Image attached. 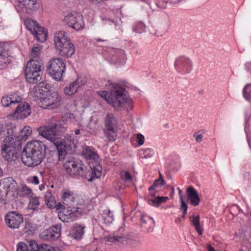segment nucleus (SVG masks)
Wrapping results in <instances>:
<instances>
[{
	"mask_svg": "<svg viewBox=\"0 0 251 251\" xmlns=\"http://www.w3.org/2000/svg\"><path fill=\"white\" fill-rule=\"evenodd\" d=\"M55 125L51 123L48 126H40L37 128L39 134L48 139L56 147L58 151L59 160L64 162V168L67 174L73 177H85L87 174V167L78 159L72 156L66 157L65 141L56 136V130L53 127Z\"/></svg>",
	"mask_w": 251,
	"mask_h": 251,
	"instance_id": "nucleus-1",
	"label": "nucleus"
},
{
	"mask_svg": "<svg viewBox=\"0 0 251 251\" xmlns=\"http://www.w3.org/2000/svg\"><path fill=\"white\" fill-rule=\"evenodd\" d=\"M107 83L109 93L101 91L99 93L100 96L117 111L123 109L128 111L129 107L131 109L133 107L132 101L126 96L125 89L116 84L112 83L109 80Z\"/></svg>",
	"mask_w": 251,
	"mask_h": 251,
	"instance_id": "nucleus-2",
	"label": "nucleus"
},
{
	"mask_svg": "<svg viewBox=\"0 0 251 251\" xmlns=\"http://www.w3.org/2000/svg\"><path fill=\"white\" fill-rule=\"evenodd\" d=\"M46 153L45 144L40 141L34 140L25 147L21 154V158L26 166L34 167L41 164Z\"/></svg>",
	"mask_w": 251,
	"mask_h": 251,
	"instance_id": "nucleus-3",
	"label": "nucleus"
},
{
	"mask_svg": "<svg viewBox=\"0 0 251 251\" xmlns=\"http://www.w3.org/2000/svg\"><path fill=\"white\" fill-rule=\"evenodd\" d=\"M54 43L55 49L61 56L68 58L75 53V47L65 32L60 31L56 32L54 36Z\"/></svg>",
	"mask_w": 251,
	"mask_h": 251,
	"instance_id": "nucleus-4",
	"label": "nucleus"
},
{
	"mask_svg": "<svg viewBox=\"0 0 251 251\" xmlns=\"http://www.w3.org/2000/svg\"><path fill=\"white\" fill-rule=\"evenodd\" d=\"M1 146V154L8 161H15L20 156L19 150L22 148L20 141H15L11 137H7L3 140Z\"/></svg>",
	"mask_w": 251,
	"mask_h": 251,
	"instance_id": "nucleus-5",
	"label": "nucleus"
},
{
	"mask_svg": "<svg viewBox=\"0 0 251 251\" xmlns=\"http://www.w3.org/2000/svg\"><path fill=\"white\" fill-rule=\"evenodd\" d=\"M65 69L66 63L61 58H52L48 62L47 71L54 80H61Z\"/></svg>",
	"mask_w": 251,
	"mask_h": 251,
	"instance_id": "nucleus-6",
	"label": "nucleus"
},
{
	"mask_svg": "<svg viewBox=\"0 0 251 251\" xmlns=\"http://www.w3.org/2000/svg\"><path fill=\"white\" fill-rule=\"evenodd\" d=\"M25 72L26 79L29 83H37L41 79L42 72L40 62L37 60H30L27 63Z\"/></svg>",
	"mask_w": 251,
	"mask_h": 251,
	"instance_id": "nucleus-7",
	"label": "nucleus"
},
{
	"mask_svg": "<svg viewBox=\"0 0 251 251\" xmlns=\"http://www.w3.org/2000/svg\"><path fill=\"white\" fill-rule=\"evenodd\" d=\"M17 183L12 177H6L0 180V202L6 204L9 201L7 195L10 191L16 189Z\"/></svg>",
	"mask_w": 251,
	"mask_h": 251,
	"instance_id": "nucleus-8",
	"label": "nucleus"
},
{
	"mask_svg": "<svg viewBox=\"0 0 251 251\" xmlns=\"http://www.w3.org/2000/svg\"><path fill=\"white\" fill-rule=\"evenodd\" d=\"M61 97L57 92H52L43 98L40 103L41 107L44 109H53L60 105Z\"/></svg>",
	"mask_w": 251,
	"mask_h": 251,
	"instance_id": "nucleus-9",
	"label": "nucleus"
},
{
	"mask_svg": "<svg viewBox=\"0 0 251 251\" xmlns=\"http://www.w3.org/2000/svg\"><path fill=\"white\" fill-rule=\"evenodd\" d=\"M63 21L69 26L76 30L83 28L84 26L83 17L79 13H69L64 17Z\"/></svg>",
	"mask_w": 251,
	"mask_h": 251,
	"instance_id": "nucleus-10",
	"label": "nucleus"
},
{
	"mask_svg": "<svg viewBox=\"0 0 251 251\" xmlns=\"http://www.w3.org/2000/svg\"><path fill=\"white\" fill-rule=\"evenodd\" d=\"M193 67L191 60L184 56L177 57L175 62V67L179 73L185 75L191 72Z\"/></svg>",
	"mask_w": 251,
	"mask_h": 251,
	"instance_id": "nucleus-11",
	"label": "nucleus"
},
{
	"mask_svg": "<svg viewBox=\"0 0 251 251\" xmlns=\"http://www.w3.org/2000/svg\"><path fill=\"white\" fill-rule=\"evenodd\" d=\"M6 225L12 229L18 228L23 222L22 216L15 211L8 212L5 216Z\"/></svg>",
	"mask_w": 251,
	"mask_h": 251,
	"instance_id": "nucleus-12",
	"label": "nucleus"
},
{
	"mask_svg": "<svg viewBox=\"0 0 251 251\" xmlns=\"http://www.w3.org/2000/svg\"><path fill=\"white\" fill-rule=\"evenodd\" d=\"M18 7L25 13L31 14L39 7V3L37 0H17Z\"/></svg>",
	"mask_w": 251,
	"mask_h": 251,
	"instance_id": "nucleus-13",
	"label": "nucleus"
},
{
	"mask_svg": "<svg viewBox=\"0 0 251 251\" xmlns=\"http://www.w3.org/2000/svg\"><path fill=\"white\" fill-rule=\"evenodd\" d=\"M47 90L48 88L45 85V83L41 82L33 88H30L29 95L34 100L37 101L43 98L44 92Z\"/></svg>",
	"mask_w": 251,
	"mask_h": 251,
	"instance_id": "nucleus-14",
	"label": "nucleus"
},
{
	"mask_svg": "<svg viewBox=\"0 0 251 251\" xmlns=\"http://www.w3.org/2000/svg\"><path fill=\"white\" fill-rule=\"evenodd\" d=\"M9 45L6 43L0 42V69L10 63L9 50Z\"/></svg>",
	"mask_w": 251,
	"mask_h": 251,
	"instance_id": "nucleus-15",
	"label": "nucleus"
},
{
	"mask_svg": "<svg viewBox=\"0 0 251 251\" xmlns=\"http://www.w3.org/2000/svg\"><path fill=\"white\" fill-rule=\"evenodd\" d=\"M61 225L57 224L52 226L44 232V236L47 240H54L61 235Z\"/></svg>",
	"mask_w": 251,
	"mask_h": 251,
	"instance_id": "nucleus-16",
	"label": "nucleus"
},
{
	"mask_svg": "<svg viewBox=\"0 0 251 251\" xmlns=\"http://www.w3.org/2000/svg\"><path fill=\"white\" fill-rule=\"evenodd\" d=\"M29 105L27 103H22L17 107L14 112V116L18 119H24L30 114Z\"/></svg>",
	"mask_w": 251,
	"mask_h": 251,
	"instance_id": "nucleus-17",
	"label": "nucleus"
},
{
	"mask_svg": "<svg viewBox=\"0 0 251 251\" xmlns=\"http://www.w3.org/2000/svg\"><path fill=\"white\" fill-rule=\"evenodd\" d=\"M19 134L15 135L14 136L15 141H25L27 138L32 133L31 128L28 126H25L23 128H18Z\"/></svg>",
	"mask_w": 251,
	"mask_h": 251,
	"instance_id": "nucleus-18",
	"label": "nucleus"
},
{
	"mask_svg": "<svg viewBox=\"0 0 251 251\" xmlns=\"http://www.w3.org/2000/svg\"><path fill=\"white\" fill-rule=\"evenodd\" d=\"M132 236L131 235H117L115 234H111L106 236L104 237L105 240L108 242H110L115 243H121L123 244L127 240H131Z\"/></svg>",
	"mask_w": 251,
	"mask_h": 251,
	"instance_id": "nucleus-19",
	"label": "nucleus"
},
{
	"mask_svg": "<svg viewBox=\"0 0 251 251\" xmlns=\"http://www.w3.org/2000/svg\"><path fill=\"white\" fill-rule=\"evenodd\" d=\"M61 198L63 203L66 206H72L74 202L75 196L73 192L67 189L63 190Z\"/></svg>",
	"mask_w": 251,
	"mask_h": 251,
	"instance_id": "nucleus-20",
	"label": "nucleus"
},
{
	"mask_svg": "<svg viewBox=\"0 0 251 251\" xmlns=\"http://www.w3.org/2000/svg\"><path fill=\"white\" fill-rule=\"evenodd\" d=\"M104 125L107 129H115L118 126V120L113 114L108 113L104 118Z\"/></svg>",
	"mask_w": 251,
	"mask_h": 251,
	"instance_id": "nucleus-21",
	"label": "nucleus"
},
{
	"mask_svg": "<svg viewBox=\"0 0 251 251\" xmlns=\"http://www.w3.org/2000/svg\"><path fill=\"white\" fill-rule=\"evenodd\" d=\"M22 98L20 97H15L14 96H5L1 100V103L3 107L11 106L20 102Z\"/></svg>",
	"mask_w": 251,
	"mask_h": 251,
	"instance_id": "nucleus-22",
	"label": "nucleus"
},
{
	"mask_svg": "<svg viewBox=\"0 0 251 251\" xmlns=\"http://www.w3.org/2000/svg\"><path fill=\"white\" fill-rule=\"evenodd\" d=\"M187 194L188 198L191 201V203L194 206H197L199 204L200 198L197 191L193 187L190 186L188 188Z\"/></svg>",
	"mask_w": 251,
	"mask_h": 251,
	"instance_id": "nucleus-23",
	"label": "nucleus"
},
{
	"mask_svg": "<svg viewBox=\"0 0 251 251\" xmlns=\"http://www.w3.org/2000/svg\"><path fill=\"white\" fill-rule=\"evenodd\" d=\"M83 84L82 81L77 79L75 81L70 83L69 86L64 88V93L66 95L71 96L75 94L78 87Z\"/></svg>",
	"mask_w": 251,
	"mask_h": 251,
	"instance_id": "nucleus-24",
	"label": "nucleus"
},
{
	"mask_svg": "<svg viewBox=\"0 0 251 251\" xmlns=\"http://www.w3.org/2000/svg\"><path fill=\"white\" fill-rule=\"evenodd\" d=\"M35 29V32H33L32 34L36 40L41 42L45 41L47 37V33L44 28L38 25Z\"/></svg>",
	"mask_w": 251,
	"mask_h": 251,
	"instance_id": "nucleus-25",
	"label": "nucleus"
},
{
	"mask_svg": "<svg viewBox=\"0 0 251 251\" xmlns=\"http://www.w3.org/2000/svg\"><path fill=\"white\" fill-rule=\"evenodd\" d=\"M84 226H82L78 224H75L72 229L71 235L76 240L81 239L84 234Z\"/></svg>",
	"mask_w": 251,
	"mask_h": 251,
	"instance_id": "nucleus-26",
	"label": "nucleus"
},
{
	"mask_svg": "<svg viewBox=\"0 0 251 251\" xmlns=\"http://www.w3.org/2000/svg\"><path fill=\"white\" fill-rule=\"evenodd\" d=\"M82 154L85 158L87 159H97L98 155L92 147L86 146L82 151Z\"/></svg>",
	"mask_w": 251,
	"mask_h": 251,
	"instance_id": "nucleus-27",
	"label": "nucleus"
},
{
	"mask_svg": "<svg viewBox=\"0 0 251 251\" xmlns=\"http://www.w3.org/2000/svg\"><path fill=\"white\" fill-rule=\"evenodd\" d=\"M190 220L198 234L201 235L203 233V229L202 227L200 226V216H193L192 217H190Z\"/></svg>",
	"mask_w": 251,
	"mask_h": 251,
	"instance_id": "nucleus-28",
	"label": "nucleus"
},
{
	"mask_svg": "<svg viewBox=\"0 0 251 251\" xmlns=\"http://www.w3.org/2000/svg\"><path fill=\"white\" fill-rule=\"evenodd\" d=\"M168 199L167 197L156 196L154 198H149L148 203L151 205L158 207L161 203L166 202Z\"/></svg>",
	"mask_w": 251,
	"mask_h": 251,
	"instance_id": "nucleus-29",
	"label": "nucleus"
},
{
	"mask_svg": "<svg viewBox=\"0 0 251 251\" xmlns=\"http://www.w3.org/2000/svg\"><path fill=\"white\" fill-rule=\"evenodd\" d=\"M45 200L47 206L52 208L55 207V200L50 191H48L45 196Z\"/></svg>",
	"mask_w": 251,
	"mask_h": 251,
	"instance_id": "nucleus-30",
	"label": "nucleus"
},
{
	"mask_svg": "<svg viewBox=\"0 0 251 251\" xmlns=\"http://www.w3.org/2000/svg\"><path fill=\"white\" fill-rule=\"evenodd\" d=\"M79 208H75L74 207H70V206L68 208H63V210L61 211L59 213H63L64 215H70L72 216L76 217L77 212H79Z\"/></svg>",
	"mask_w": 251,
	"mask_h": 251,
	"instance_id": "nucleus-31",
	"label": "nucleus"
},
{
	"mask_svg": "<svg viewBox=\"0 0 251 251\" xmlns=\"http://www.w3.org/2000/svg\"><path fill=\"white\" fill-rule=\"evenodd\" d=\"M24 23L27 28L28 29L31 33H32L33 32H35V29L39 25L36 21H33L31 19H25Z\"/></svg>",
	"mask_w": 251,
	"mask_h": 251,
	"instance_id": "nucleus-32",
	"label": "nucleus"
},
{
	"mask_svg": "<svg viewBox=\"0 0 251 251\" xmlns=\"http://www.w3.org/2000/svg\"><path fill=\"white\" fill-rule=\"evenodd\" d=\"M102 168L100 166H98L97 168L94 167L91 169V177L88 179L89 181H92L95 178L100 177L101 175Z\"/></svg>",
	"mask_w": 251,
	"mask_h": 251,
	"instance_id": "nucleus-33",
	"label": "nucleus"
},
{
	"mask_svg": "<svg viewBox=\"0 0 251 251\" xmlns=\"http://www.w3.org/2000/svg\"><path fill=\"white\" fill-rule=\"evenodd\" d=\"M40 205L39 198L32 197L29 200V202L28 206L29 209L35 210L38 208Z\"/></svg>",
	"mask_w": 251,
	"mask_h": 251,
	"instance_id": "nucleus-34",
	"label": "nucleus"
},
{
	"mask_svg": "<svg viewBox=\"0 0 251 251\" xmlns=\"http://www.w3.org/2000/svg\"><path fill=\"white\" fill-rule=\"evenodd\" d=\"M66 140L69 142V146L76 148L78 144V140L73 134H68L65 137Z\"/></svg>",
	"mask_w": 251,
	"mask_h": 251,
	"instance_id": "nucleus-35",
	"label": "nucleus"
},
{
	"mask_svg": "<svg viewBox=\"0 0 251 251\" xmlns=\"http://www.w3.org/2000/svg\"><path fill=\"white\" fill-rule=\"evenodd\" d=\"M243 94L247 100L251 102V84L245 86L243 90Z\"/></svg>",
	"mask_w": 251,
	"mask_h": 251,
	"instance_id": "nucleus-36",
	"label": "nucleus"
},
{
	"mask_svg": "<svg viewBox=\"0 0 251 251\" xmlns=\"http://www.w3.org/2000/svg\"><path fill=\"white\" fill-rule=\"evenodd\" d=\"M153 151L150 148L142 149L140 151V155L142 158H149L152 156Z\"/></svg>",
	"mask_w": 251,
	"mask_h": 251,
	"instance_id": "nucleus-37",
	"label": "nucleus"
},
{
	"mask_svg": "<svg viewBox=\"0 0 251 251\" xmlns=\"http://www.w3.org/2000/svg\"><path fill=\"white\" fill-rule=\"evenodd\" d=\"M19 195L21 197H32V193L31 190L26 185L22 187V189L19 192Z\"/></svg>",
	"mask_w": 251,
	"mask_h": 251,
	"instance_id": "nucleus-38",
	"label": "nucleus"
},
{
	"mask_svg": "<svg viewBox=\"0 0 251 251\" xmlns=\"http://www.w3.org/2000/svg\"><path fill=\"white\" fill-rule=\"evenodd\" d=\"M18 129H17V127L13 124H11L9 126H7L6 127V130H7V134L8 135L6 137H7L8 136L12 137L13 139V137L12 136H15V135H17L16 134V132Z\"/></svg>",
	"mask_w": 251,
	"mask_h": 251,
	"instance_id": "nucleus-39",
	"label": "nucleus"
},
{
	"mask_svg": "<svg viewBox=\"0 0 251 251\" xmlns=\"http://www.w3.org/2000/svg\"><path fill=\"white\" fill-rule=\"evenodd\" d=\"M41 50V46L38 44L34 45L31 50V56L33 58L38 57L40 54Z\"/></svg>",
	"mask_w": 251,
	"mask_h": 251,
	"instance_id": "nucleus-40",
	"label": "nucleus"
},
{
	"mask_svg": "<svg viewBox=\"0 0 251 251\" xmlns=\"http://www.w3.org/2000/svg\"><path fill=\"white\" fill-rule=\"evenodd\" d=\"M115 59H121L124 57V51L121 49H113L111 51Z\"/></svg>",
	"mask_w": 251,
	"mask_h": 251,
	"instance_id": "nucleus-41",
	"label": "nucleus"
},
{
	"mask_svg": "<svg viewBox=\"0 0 251 251\" xmlns=\"http://www.w3.org/2000/svg\"><path fill=\"white\" fill-rule=\"evenodd\" d=\"M58 217L60 220L63 222L69 223L73 221L75 219L76 217L72 216L70 215H64L63 213H58Z\"/></svg>",
	"mask_w": 251,
	"mask_h": 251,
	"instance_id": "nucleus-42",
	"label": "nucleus"
},
{
	"mask_svg": "<svg viewBox=\"0 0 251 251\" xmlns=\"http://www.w3.org/2000/svg\"><path fill=\"white\" fill-rule=\"evenodd\" d=\"M165 184V182L164 180H159L158 179H155L153 184L149 188V191L151 192L152 191H154L155 190V188L157 186L160 185V186H164Z\"/></svg>",
	"mask_w": 251,
	"mask_h": 251,
	"instance_id": "nucleus-43",
	"label": "nucleus"
},
{
	"mask_svg": "<svg viewBox=\"0 0 251 251\" xmlns=\"http://www.w3.org/2000/svg\"><path fill=\"white\" fill-rule=\"evenodd\" d=\"M106 137L109 141H114L115 140V129H106L104 130Z\"/></svg>",
	"mask_w": 251,
	"mask_h": 251,
	"instance_id": "nucleus-44",
	"label": "nucleus"
},
{
	"mask_svg": "<svg viewBox=\"0 0 251 251\" xmlns=\"http://www.w3.org/2000/svg\"><path fill=\"white\" fill-rule=\"evenodd\" d=\"M28 247L30 251H38L39 246L37 242L34 240H30L27 242Z\"/></svg>",
	"mask_w": 251,
	"mask_h": 251,
	"instance_id": "nucleus-45",
	"label": "nucleus"
},
{
	"mask_svg": "<svg viewBox=\"0 0 251 251\" xmlns=\"http://www.w3.org/2000/svg\"><path fill=\"white\" fill-rule=\"evenodd\" d=\"M104 223L106 224L112 223L114 220L113 214L109 210L103 216Z\"/></svg>",
	"mask_w": 251,
	"mask_h": 251,
	"instance_id": "nucleus-46",
	"label": "nucleus"
},
{
	"mask_svg": "<svg viewBox=\"0 0 251 251\" xmlns=\"http://www.w3.org/2000/svg\"><path fill=\"white\" fill-rule=\"evenodd\" d=\"M51 124L55 125V126L53 127V128H54V129L56 130V132H63L65 131V127L63 125V122L57 121L55 123H51Z\"/></svg>",
	"mask_w": 251,
	"mask_h": 251,
	"instance_id": "nucleus-47",
	"label": "nucleus"
},
{
	"mask_svg": "<svg viewBox=\"0 0 251 251\" xmlns=\"http://www.w3.org/2000/svg\"><path fill=\"white\" fill-rule=\"evenodd\" d=\"M121 178L125 181H130L132 179V176L127 171H122L120 173Z\"/></svg>",
	"mask_w": 251,
	"mask_h": 251,
	"instance_id": "nucleus-48",
	"label": "nucleus"
},
{
	"mask_svg": "<svg viewBox=\"0 0 251 251\" xmlns=\"http://www.w3.org/2000/svg\"><path fill=\"white\" fill-rule=\"evenodd\" d=\"M17 251H29L27 244L24 242L18 243L17 246Z\"/></svg>",
	"mask_w": 251,
	"mask_h": 251,
	"instance_id": "nucleus-49",
	"label": "nucleus"
},
{
	"mask_svg": "<svg viewBox=\"0 0 251 251\" xmlns=\"http://www.w3.org/2000/svg\"><path fill=\"white\" fill-rule=\"evenodd\" d=\"M52 250L51 247L47 244H41L39 246L38 251H51Z\"/></svg>",
	"mask_w": 251,
	"mask_h": 251,
	"instance_id": "nucleus-50",
	"label": "nucleus"
},
{
	"mask_svg": "<svg viewBox=\"0 0 251 251\" xmlns=\"http://www.w3.org/2000/svg\"><path fill=\"white\" fill-rule=\"evenodd\" d=\"M137 141L139 145H142L144 143V136L141 134H138L137 136Z\"/></svg>",
	"mask_w": 251,
	"mask_h": 251,
	"instance_id": "nucleus-51",
	"label": "nucleus"
},
{
	"mask_svg": "<svg viewBox=\"0 0 251 251\" xmlns=\"http://www.w3.org/2000/svg\"><path fill=\"white\" fill-rule=\"evenodd\" d=\"M180 200L181 202V209L182 210H187L188 206L186 203L184 201L183 199H181Z\"/></svg>",
	"mask_w": 251,
	"mask_h": 251,
	"instance_id": "nucleus-52",
	"label": "nucleus"
},
{
	"mask_svg": "<svg viewBox=\"0 0 251 251\" xmlns=\"http://www.w3.org/2000/svg\"><path fill=\"white\" fill-rule=\"evenodd\" d=\"M194 136L195 137V140L197 142L200 143L202 141V135L201 134L196 135V134H194Z\"/></svg>",
	"mask_w": 251,
	"mask_h": 251,
	"instance_id": "nucleus-53",
	"label": "nucleus"
},
{
	"mask_svg": "<svg viewBox=\"0 0 251 251\" xmlns=\"http://www.w3.org/2000/svg\"><path fill=\"white\" fill-rule=\"evenodd\" d=\"M65 204H62L60 202H58L57 204H55V207H56V209H60V210H61V211L63 210V208H65Z\"/></svg>",
	"mask_w": 251,
	"mask_h": 251,
	"instance_id": "nucleus-54",
	"label": "nucleus"
},
{
	"mask_svg": "<svg viewBox=\"0 0 251 251\" xmlns=\"http://www.w3.org/2000/svg\"><path fill=\"white\" fill-rule=\"evenodd\" d=\"M32 182L35 184H38L39 183V181L37 176H33Z\"/></svg>",
	"mask_w": 251,
	"mask_h": 251,
	"instance_id": "nucleus-55",
	"label": "nucleus"
},
{
	"mask_svg": "<svg viewBox=\"0 0 251 251\" xmlns=\"http://www.w3.org/2000/svg\"><path fill=\"white\" fill-rule=\"evenodd\" d=\"M245 67L247 71L251 72V62H247L246 63Z\"/></svg>",
	"mask_w": 251,
	"mask_h": 251,
	"instance_id": "nucleus-56",
	"label": "nucleus"
},
{
	"mask_svg": "<svg viewBox=\"0 0 251 251\" xmlns=\"http://www.w3.org/2000/svg\"><path fill=\"white\" fill-rule=\"evenodd\" d=\"M177 190L178 191V193L180 196V200H181V199H183L184 195H183L182 191L180 190L179 188H177Z\"/></svg>",
	"mask_w": 251,
	"mask_h": 251,
	"instance_id": "nucleus-57",
	"label": "nucleus"
},
{
	"mask_svg": "<svg viewBox=\"0 0 251 251\" xmlns=\"http://www.w3.org/2000/svg\"><path fill=\"white\" fill-rule=\"evenodd\" d=\"M181 1V0H171L170 1L172 4L176 5L179 3Z\"/></svg>",
	"mask_w": 251,
	"mask_h": 251,
	"instance_id": "nucleus-58",
	"label": "nucleus"
},
{
	"mask_svg": "<svg viewBox=\"0 0 251 251\" xmlns=\"http://www.w3.org/2000/svg\"><path fill=\"white\" fill-rule=\"evenodd\" d=\"M207 249L208 251H216L214 248L212 247L210 245H207Z\"/></svg>",
	"mask_w": 251,
	"mask_h": 251,
	"instance_id": "nucleus-59",
	"label": "nucleus"
},
{
	"mask_svg": "<svg viewBox=\"0 0 251 251\" xmlns=\"http://www.w3.org/2000/svg\"><path fill=\"white\" fill-rule=\"evenodd\" d=\"M4 127L2 125L0 124V135H2L3 132H4Z\"/></svg>",
	"mask_w": 251,
	"mask_h": 251,
	"instance_id": "nucleus-60",
	"label": "nucleus"
},
{
	"mask_svg": "<svg viewBox=\"0 0 251 251\" xmlns=\"http://www.w3.org/2000/svg\"><path fill=\"white\" fill-rule=\"evenodd\" d=\"M157 193V191H155L154 192H153V193H151V192L150 193V198H154L155 197H156V196H155V195H156V193Z\"/></svg>",
	"mask_w": 251,
	"mask_h": 251,
	"instance_id": "nucleus-61",
	"label": "nucleus"
},
{
	"mask_svg": "<svg viewBox=\"0 0 251 251\" xmlns=\"http://www.w3.org/2000/svg\"><path fill=\"white\" fill-rule=\"evenodd\" d=\"M159 180H164L163 179V176L160 173V172H159V178H158Z\"/></svg>",
	"mask_w": 251,
	"mask_h": 251,
	"instance_id": "nucleus-62",
	"label": "nucleus"
},
{
	"mask_svg": "<svg viewBox=\"0 0 251 251\" xmlns=\"http://www.w3.org/2000/svg\"><path fill=\"white\" fill-rule=\"evenodd\" d=\"M75 135H78L80 134V129H76L75 131Z\"/></svg>",
	"mask_w": 251,
	"mask_h": 251,
	"instance_id": "nucleus-63",
	"label": "nucleus"
},
{
	"mask_svg": "<svg viewBox=\"0 0 251 251\" xmlns=\"http://www.w3.org/2000/svg\"><path fill=\"white\" fill-rule=\"evenodd\" d=\"M141 222L143 223H146V221L145 219H144V217L143 216H142V217L141 218Z\"/></svg>",
	"mask_w": 251,
	"mask_h": 251,
	"instance_id": "nucleus-64",
	"label": "nucleus"
}]
</instances>
